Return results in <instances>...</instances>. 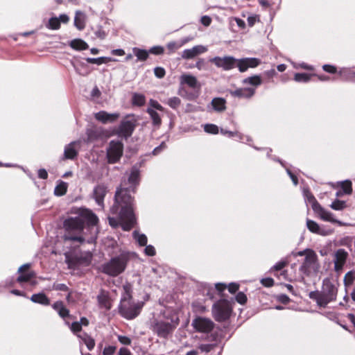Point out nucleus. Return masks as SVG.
Returning a JSON list of instances; mask_svg holds the SVG:
<instances>
[{"mask_svg": "<svg viewBox=\"0 0 355 355\" xmlns=\"http://www.w3.org/2000/svg\"><path fill=\"white\" fill-rule=\"evenodd\" d=\"M211 104L213 110L216 112H221L226 110V101L223 98H214Z\"/></svg>", "mask_w": 355, "mask_h": 355, "instance_id": "obj_26", "label": "nucleus"}, {"mask_svg": "<svg viewBox=\"0 0 355 355\" xmlns=\"http://www.w3.org/2000/svg\"><path fill=\"white\" fill-rule=\"evenodd\" d=\"M149 52L152 54L160 55L164 53V48L160 46H153L149 50Z\"/></svg>", "mask_w": 355, "mask_h": 355, "instance_id": "obj_55", "label": "nucleus"}, {"mask_svg": "<svg viewBox=\"0 0 355 355\" xmlns=\"http://www.w3.org/2000/svg\"><path fill=\"white\" fill-rule=\"evenodd\" d=\"M220 133L223 135H226L228 137H238L240 140L243 139V136L237 131L232 132L225 129H220Z\"/></svg>", "mask_w": 355, "mask_h": 355, "instance_id": "obj_46", "label": "nucleus"}, {"mask_svg": "<svg viewBox=\"0 0 355 355\" xmlns=\"http://www.w3.org/2000/svg\"><path fill=\"white\" fill-rule=\"evenodd\" d=\"M52 307L54 310H55L58 312V313L62 318H65L66 317L69 315V310L64 306L63 302L61 301L55 302L52 305Z\"/></svg>", "mask_w": 355, "mask_h": 355, "instance_id": "obj_28", "label": "nucleus"}, {"mask_svg": "<svg viewBox=\"0 0 355 355\" xmlns=\"http://www.w3.org/2000/svg\"><path fill=\"white\" fill-rule=\"evenodd\" d=\"M288 264V261L285 260H282L279 262H277L275 265L273 266L270 268V271L272 272L274 270L279 271L283 269L286 265Z\"/></svg>", "mask_w": 355, "mask_h": 355, "instance_id": "obj_48", "label": "nucleus"}, {"mask_svg": "<svg viewBox=\"0 0 355 355\" xmlns=\"http://www.w3.org/2000/svg\"><path fill=\"white\" fill-rule=\"evenodd\" d=\"M86 61L90 64H96L97 65H101L104 63H107V62H116V59L110 58V57H99V58H87Z\"/></svg>", "mask_w": 355, "mask_h": 355, "instance_id": "obj_31", "label": "nucleus"}, {"mask_svg": "<svg viewBox=\"0 0 355 355\" xmlns=\"http://www.w3.org/2000/svg\"><path fill=\"white\" fill-rule=\"evenodd\" d=\"M60 27V20L58 17H51L49 19L46 28L51 30H58Z\"/></svg>", "mask_w": 355, "mask_h": 355, "instance_id": "obj_42", "label": "nucleus"}, {"mask_svg": "<svg viewBox=\"0 0 355 355\" xmlns=\"http://www.w3.org/2000/svg\"><path fill=\"white\" fill-rule=\"evenodd\" d=\"M179 324L178 318H153L150 320V329L161 338H167L173 334Z\"/></svg>", "mask_w": 355, "mask_h": 355, "instance_id": "obj_4", "label": "nucleus"}, {"mask_svg": "<svg viewBox=\"0 0 355 355\" xmlns=\"http://www.w3.org/2000/svg\"><path fill=\"white\" fill-rule=\"evenodd\" d=\"M209 62L213 63L218 68H221L224 71H230L236 67V59L230 55L223 57L215 56L209 59Z\"/></svg>", "mask_w": 355, "mask_h": 355, "instance_id": "obj_11", "label": "nucleus"}, {"mask_svg": "<svg viewBox=\"0 0 355 355\" xmlns=\"http://www.w3.org/2000/svg\"><path fill=\"white\" fill-rule=\"evenodd\" d=\"M149 107L148 108H152L153 110H159V111H161V112H163L164 111V107L156 101L155 100H150L149 101Z\"/></svg>", "mask_w": 355, "mask_h": 355, "instance_id": "obj_49", "label": "nucleus"}, {"mask_svg": "<svg viewBox=\"0 0 355 355\" xmlns=\"http://www.w3.org/2000/svg\"><path fill=\"white\" fill-rule=\"evenodd\" d=\"M303 194L305 200L311 204L313 210L314 211L315 209H316V208L318 207V206L320 205V204L318 202V201L316 200L313 195L311 193V191L307 189H304L303 190Z\"/></svg>", "mask_w": 355, "mask_h": 355, "instance_id": "obj_30", "label": "nucleus"}, {"mask_svg": "<svg viewBox=\"0 0 355 355\" xmlns=\"http://www.w3.org/2000/svg\"><path fill=\"white\" fill-rule=\"evenodd\" d=\"M142 306V303L133 302L130 293L125 290L121 300L119 312L123 318L132 320L139 314Z\"/></svg>", "mask_w": 355, "mask_h": 355, "instance_id": "obj_6", "label": "nucleus"}, {"mask_svg": "<svg viewBox=\"0 0 355 355\" xmlns=\"http://www.w3.org/2000/svg\"><path fill=\"white\" fill-rule=\"evenodd\" d=\"M123 153V144L119 141L112 140L107 148V159L110 164L118 162Z\"/></svg>", "mask_w": 355, "mask_h": 355, "instance_id": "obj_10", "label": "nucleus"}, {"mask_svg": "<svg viewBox=\"0 0 355 355\" xmlns=\"http://www.w3.org/2000/svg\"><path fill=\"white\" fill-rule=\"evenodd\" d=\"M346 207V202L340 200H336L330 205V207L336 211L343 210Z\"/></svg>", "mask_w": 355, "mask_h": 355, "instance_id": "obj_40", "label": "nucleus"}, {"mask_svg": "<svg viewBox=\"0 0 355 355\" xmlns=\"http://www.w3.org/2000/svg\"><path fill=\"white\" fill-rule=\"evenodd\" d=\"M70 329L74 334L79 333L82 329L81 324L79 322H73L70 324Z\"/></svg>", "mask_w": 355, "mask_h": 355, "instance_id": "obj_50", "label": "nucleus"}, {"mask_svg": "<svg viewBox=\"0 0 355 355\" xmlns=\"http://www.w3.org/2000/svg\"><path fill=\"white\" fill-rule=\"evenodd\" d=\"M306 227L308 230L312 233L322 236L329 234L328 232L322 230L315 221L311 219H306Z\"/></svg>", "mask_w": 355, "mask_h": 355, "instance_id": "obj_25", "label": "nucleus"}, {"mask_svg": "<svg viewBox=\"0 0 355 355\" xmlns=\"http://www.w3.org/2000/svg\"><path fill=\"white\" fill-rule=\"evenodd\" d=\"M341 187L343 192L346 194H351L352 192V182L349 180H345L341 182Z\"/></svg>", "mask_w": 355, "mask_h": 355, "instance_id": "obj_45", "label": "nucleus"}, {"mask_svg": "<svg viewBox=\"0 0 355 355\" xmlns=\"http://www.w3.org/2000/svg\"><path fill=\"white\" fill-rule=\"evenodd\" d=\"M130 260V254L122 252L118 256L112 258L108 262L102 266V272L112 277H116L122 273L126 268Z\"/></svg>", "mask_w": 355, "mask_h": 355, "instance_id": "obj_5", "label": "nucleus"}, {"mask_svg": "<svg viewBox=\"0 0 355 355\" xmlns=\"http://www.w3.org/2000/svg\"><path fill=\"white\" fill-rule=\"evenodd\" d=\"M243 84H249L254 87H257L262 83V80L260 76L255 75L251 77L245 78L243 80Z\"/></svg>", "mask_w": 355, "mask_h": 355, "instance_id": "obj_35", "label": "nucleus"}, {"mask_svg": "<svg viewBox=\"0 0 355 355\" xmlns=\"http://www.w3.org/2000/svg\"><path fill=\"white\" fill-rule=\"evenodd\" d=\"M97 300L101 309H104L105 310H110L111 309V300L106 292L103 291H101L97 296Z\"/></svg>", "mask_w": 355, "mask_h": 355, "instance_id": "obj_23", "label": "nucleus"}, {"mask_svg": "<svg viewBox=\"0 0 355 355\" xmlns=\"http://www.w3.org/2000/svg\"><path fill=\"white\" fill-rule=\"evenodd\" d=\"M95 119L103 123H107L108 122H114L119 117V113L110 114L105 111H100L94 114Z\"/></svg>", "mask_w": 355, "mask_h": 355, "instance_id": "obj_22", "label": "nucleus"}, {"mask_svg": "<svg viewBox=\"0 0 355 355\" xmlns=\"http://www.w3.org/2000/svg\"><path fill=\"white\" fill-rule=\"evenodd\" d=\"M53 288L56 291H68V287L64 284H54L53 286Z\"/></svg>", "mask_w": 355, "mask_h": 355, "instance_id": "obj_62", "label": "nucleus"}, {"mask_svg": "<svg viewBox=\"0 0 355 355\" xmlns=\"http://www.w3.org/2000/svg\"><path fill=\"white\" fill-rule=\"evenodd\" d=\"M231 311L232 309L230 302L226 300H219L212 306L213 317L218 322L227 320Z\"/></svg>", "mask_w": 355, "mask_h": 355, "instance_id": "obj_9", "label": "nucleus"}, {"mask_svg": "<svg viewBox=\"0 0 355 355\" xmlns=\"http://www.w3.org/2000/svg\"><path fill=\"white\" fill-rule=\"evenodd\" d=\"M81 141H72L64 147V159H73L78 155V149L80 147Z\"/></svg>", "mask_w": 355, "mask_h": 355, "instance_id": "obj_16", "label": "nucleus"}, {"mask_svg": "<svg viewBox=\"0 0 355 355\" xmlns=\"http://www.w3.org/2000/svg\"><path fill=\"white\" fill-rule=\"evenodd\" d=\"M320 263L315 252L304 259L299 270L304 276L312 277L318 275L320 270Z\"/></svg>", "mask_w": 355, "mask_h": 355, "instance_id": "obj_7", "label": "nucleus"}, {"mask_svg": "<svg viewBox=\"0 0 355 355\" xmlns=\"http://www.w3.org/2000/svg\"><path fill=\"white\" fill-rule=\"evenodd\" d=\"M214 345L210 344H202L199 346V349L202 352H209L213 349Z\"/></svg>", "mask_w": 355, "mask_h": 355, "instance_id": "obj_61", "label": "nucleus"}, {"mask_svg": "<svg viewBox=\"0 0 355 355\" xmlns=\"http://www.w3.org/2000/svg\"><path fill=\"white\" fill-rule=\"evenodd\" d=\"M154 73L157 78H162L165 76V70L162 67H157L154 69Z\"/></svg>", "mask_w": 355, "mask_h": 355, "instance_id": "obj_54", "label": "nucleus"}, {"mask_svg": "<svg viewBox=\"0 0 355 355\" xmlns=\"http://www.w3.org/2000/svg\"><path fill=\"white\" fill-rule=\"evenodd\" d=\"M144 253L147 256L153 257V256L155 255L156 251H155V248L153 245H146V248L144 249Z\"/></svg>", "mask_w": 355, "mask_h": 355, "instance_id": "obj_52", "label": "nucleus"}, {"mask_svg": "<svg viewBox=\"0 0 355 355\" xmlns=\"http://www.w3.org/2000/svg\"><path fill=\"white\" fill-rule=\"evenodd\" d=\"M137 122V119L134 114L127 115L116 130V135L125 139L130 137L136 127Z\"/></svg>", "mask_w": 355, "mask_h": 355, "instance_id": "obj_8", "label": "nucleus"}, {"mask_svg": "<svg viewBox=\"0 0 355 355\" xmlns=\"http://www.w3.org/2000/svg\"><path fill=\"white\" fill-rule=\"evenodd\" d=\"M31 300L34 303L40 304L42 305L47 306L50 304V300L43 293L33 294L31 297Z\"/></svg>", "mask_w": 355, "mask_h": 355, "instance_id": "obj_29", "label": "nucleus"}, {"mask_svg": "<svg viewBox=\"0 0 355 355\" xmlns=\"http://www.w3.org/2000/svg\"><path fill=\"white\" fill-rule=\"evenodd\" d=\"M147 112L150 116V119L153 121V124L155 126L159 127L162 123V119L158 114V112L156 110H153L152 108H148Z\"/></svg>", "mask_w": 355, "mask_h": 355, "instance_id": "obj_34", "label": "nucleus"}, {"mask_svg": "<svg viewBox=\"0 0 355 355\" xmlns=\"http://www.w3.org/2000/svg\"><path fill=\"white\" fill-rule=\"evenodd\" d=\"M132 51L139 60L144 61L148 58V52L145 50L134 48Z\"/></svg>", "mask_w": 355, "mask_h": 355, "instance_id": "obj_39", "label": "nucleus"}, {"mask_svg": "<svg viewBox=\"0 0 355 355\" xmlns=\"http://www.w3.org/2000/svg\"><path fill=\"white\" fill-rule=\"evenodd\" d=\"M67 190V185L65 182H61L55 187L54 193L55 196H62L64 195Z\"/></svg>", "mask_w": 355, "mask_h": 355, "instance_id": "obj_41", "label": "nucleus"}, {"mask_svg": "<svg viewBox=\"0 0 355 355\" xmlns=\"http://www.w3.org/2000/svg\"><path fill=\"white\" fill-rule=\"evenodd\" d=\"M322 69L326 72H328V73H335L336 72V68L334 66H333V65L324 64L322 66Z\"/></svg>", "mask_w": 355, "mask_h": 355, "instance_id": "obj_59", "label": "nucleus"}, {"mask_svg": "<svg viewBox=\"0 0 355 355\" xmlns=\"http://www.w3.org/2000/svg\"><path fill=\"white\" fill-rule=\"evenodd\" d=\"M139 175H140V171H139V168L136 166H133L131 169L130 174L128 178V182L131 185L130 187V189L131 187H132V191H134L135 187L139 184Z\"/></svg>", "mask_w": 355, "mask_h": 355, "instance_id": "obj_24", "label": "nucleus"}, {"mask_svg": "<svg viewBox=\"0 0 355 355\" xmlns=\"http://www.w3.org/2000/svg\"><path fill=\"white\" fill-rule=\"evenodd\" d=\"M206 62L204 59L202 58H200L199 59L196 63V67L198 69V70H202V69H206L207 67H206Z\"/></svg>", "mask_w": 355, "mask_h": 355, "instance_id": "obj_57", "label": "nucleus"}, {"mask_svg": "<svg viewBox=\"0 0 355 355\" xmlns=\"http://www.w3.org/2000/svg\"><path fill=\"white\" fill-rule=\"evenodd\" d=\"M255 89L252 87L239 88L234 91H230V94L234 97L240 98H250L254 96Z\"/></svg>", "mask_w": 355, "mask_h": 355, "instance_id": "obj_21", "label": "nucleus"}, {"mask_svg": "<svg viewBox=\"0 0 355 355\" xmlns=\"http://www.w3.org/2000/svg\"><path fill=\"white\" fill-rule=\"evenodd\" d=\"M86 16L81 11H76L74 17V25L80 31L83 30L85 26Z\"/></svg>", "mask_w": 355, "mask_h": 355, "instance_id": "obj_27", "label": "nucleus"}, {"mask_svg": "<svg viewBox=\"0 0 355 355\" xmlns=\"http://www.w3.org/2000/svg\"><path fill=\"white\" fill-rule=\"evenodd\" d=\"M207 51V48L203 45H196L191 49H185L182 52V58L185 60L193 59L198 55Z\"/></svg>", "mask_w": 355, "mask_h": 355, "instance_id": "obj_18", "label": "nucleus"}, {"mask_svg": "<svg viewBox=\"0 0 355 355\" xmlns=\"http://www.w3.org/2000/svg\"><path fill=\"white\" fill-rule=\"evenodd\" d=\"M98 219L90 210H83L81 214L76 217L67 218L63 223L64 241L88 243L95 241L98 228L96 227Z\"/></svg>", "mask_w": 355, "mask_h": 355, "instance_id": "obj_1", "label": "nucleus"}, {"mask_svg": "<svg viewBox=\"0 0 355 355\" xmlns=\"http://www.w3.org/2000/svg\"><path fill=\"white\" fill-rule=\"evenodd\" d=\"M133 238L141 246H145L147 244L148 239L144 234H141L135 230L132 233Z\"/></svg>", "mask_w": 355, "mask_h": 355, "instance_id": "obj_37", "label": "nucleus"}, {"mask_svg": "<svg viewBox=\"0 0 355 355\" xmlns=\"http://www.w3.org/2000/svg\"><path fill=\"white\" fill-rule=\"evenodd\" d=\"M200 22L205 26H209L211 23V18L207 15L202 16Z\"/></svg>", "mask_w": 355, "mask_h": 355, "instance_id": "obj_60", "label": "nucleus"}, {"mask_svg": "<svg viewBox=\"0 0 355 355\" xmlns=\"http://www.w3.org/2000/svg\"><path fill=\"white\" fill-rule=\"evenodd\" d=\"M115 352V347L112 346H108L104 348L103 354V355H112Z\"/></svg>", "mask_w": 355, "mask_h": 355, "instance_id": "obj_63", "label": "nucleus"}, {"mask_svg": "<svg viewBox=\"0 0 355 355\" xmlns=\"http://www.w3.org/2000/svg\"><path fill=\"white\" fill-rule=\"evenodd\" d=\"M132 102L134 105L142 106L146 103V97L142 94L134 93L132 94Z\"/></svg>", "mask_w": 355, "mask_h": 355, "instance_id": "obj_36", "label": "nucleus"}, {"mask_svg": "<svg viewBox=\"0 0 355 355\" xmlns=\"http://www.w3.org/2000/svg\"><path fill=\"white\" fill-rule=\"evenodd\" d=\"M314 212H315L322 220L336 223L340 226L343 225L341 221L334 218V214L331 211L325 209L320 205L314 210Z\"/></svg>", "mask_w": 355, "mask_h": 355, "instance_id": "obj_17", "label": "nucleus"}, {"mask_svg": "<svg viewBox=\"0 0 355 355\" xmlns=\"http://www.w3.org/2000/svg\"><path fill=\"white\" fill-rule=\"evenodd\" d=\"M107 192V189L104 184H98L94 188L93 197L96 202L103 208L104 207V198Z\"/></svg>", "mask_w": 355, "mask_h": 355, "instance_id": "obj_19", "label": "nucleus"}, {"mask_svg": "<svg viewBox=\"0 0 355 355\" xmlns=\"http://www.w3.org/2000/svg\"><path fill=\"white\" fill-rule=\"evenodd\" d=\"M315 251L312 249L306 248L303 250H300V251L297 252L296 255L299 256V257L304 256V258H306L308 256L311 255Z\"/></svg>", "mask_w": 355, "mask_h": 355, "instance_id": "obj_51", "label": "nucleus"}, {"mask_svg": "<svg viewBox=\"0 0 355 355\" xmlns=\"http://www.w3.org/2000/svg\"><path fill=\"white\" fill-rule=\"evenodd\" d=\"M118 339L121 343L125 345H128L131 343V340L127 336H119L118 337Z\"/></svg>", "mask_w": 355, "mask_h": 355, "instance_id": "obj_64", "label": "nucleus"}, {"mask_svg": "<svg viewBox=\"0 0 355 355\" xmlns=\"http://www.w3.org/2000/svg\"><path fill=\"white\" fill-rule=\"evenodd\" d=\"M196 331L201 333H209L214 327V323L209 318L197 317L191 323Z\"/></svg>", "mask_w": 355, "mask_h": 355, "instance_id": "obj_12", "label": "nucleus"}, {"mask_svg": "<svg viewBox=\"0 0 355 355\" xmlns=\"http://www.w3.org/2000/svg\"><path fill=\"white\" fill-rule=\"evenodd\" d=\"M30 267L29 263H26L20 266L18 269V272L20 275L18 276L17 280L18 282H29L31 285L34 286L37 284V282L33 279L35 277V272L34 271L25 270L28 269Z\"/></svg>", "mask_w": 355, "mask_h": 355, "instance_id": "obj_13", "label": "nucleus"}, {"mask_svg": "<svg viewBox=\"0 0 355 355\" xmlns=\"http://www.w3.org/2000/svg\"><path fill=\"white\" fill-rule=\"evenodd\" d=\"M182 46V43L176 42H168L166 45V47L170 53L174 52L175 50L180 49Z\"/></svg>", "mask_w": 355, "mask_h": 355, "instance_id": "obj_47", "label": "nucleus"}, {"mask_svg": "<svg viewBox=\"0 0 355 355\" xmlns=\"http://www.w3.org/2000/svg\"><path fill=\"white\" fill-rule=\"evenodd\" d=\"M204 130L209 134L216 135L218 133V127L214 124H206L204 126Z\"/></svg>", "mask_w": 355, "mask_h": 355, "instance_id": "obj_43", "label": "nucleus"}, {"mask_svg": "<svg viewBox=\"0 0 355 355\" xmlns=\"http://www.w3.org/2000/svg\"><path fill=\"white\" fill-rule=\"evenodd\" d=\"M133 198L129 194V189H118L115 194V202L111 208L112 214H116L121 208L119 219L109 217V223L112 227H116L120 224L125 231H128L135 224L136 218L134 214Z\"/></svg>", "mask_w": 355, "mask_h": 355, "instance_id": "obj_2", "label": "nucleus"}, {"mask_svg": "<svg viewBox=\"0 0 355 355\" xmlns=\"http://www.w3.org/2000/svg\"><path fill=\"white\" fill-rule=\"evenodd\" d=\"M77 336L84 342L89 350L94 349L95 346V341L94 339H93L90 336L86 333H83L80 334H77Z\"/></svg>", "mask_w": 355, "mask_h": 355, "instance_id": "obj_33", "label": "nucleus"}, {"mask_svg": "<svg viewBox=\"0 0 355 355\" xmlns=\"http://www.w3.org/2000/svg\"><path fill=\"white\" fill-rule=\"evenodd\" d=\"M87 141H92L96 139L97 135L94 130L92 129H88L87 130Z\"/></svg>", "mask_w": 355, "mask_h": 355, "instance_id": "obj_56", "label": "nucleus"}, {"mask_svg": "<svg viewBox=\"0 0 355 355\" xmlns=\"http://www.w3.org/2000/svg\"><path fill=\"white\" fill-rule=\"evenodd\" d=\"M277 300L283 304H287L290 301V298L285 294H281L277 296Z\"/></svg>", "mask_w": 355, "mask_h": 355, "instance_id": "obj_58", "label": "nucleus"}, {"mask_svg": "<svg viewBox=\"0 0 355 355\" xmlns=\"http://www.w3.org/2000/svg\"><path fill=\"white\" fill-rule=\"evenodd\" d=\"M180 82L182 85H187L191 89H200V84L196 77L191 74L184 73L180 77Z\"/></svg>", "mask_w": 355, "mask_h": 355, "instance_id": "obj_20", "label": "nucleus"}, {"mask_svg": "<svg viewBox=\"0 0 355 355\" xmlns=\"http://www.w3.org/2000/svg\"><path fill=\"white\" fill-rule=\"evenodd\" d=\"M348 257V252L343 248L337 250L334 254V270L336 272L342 271Z\"/></svg>", "mask_w": 355, "mask_h": 355, "instance_id": "obj_14", "label": "nucleus"}, {"mask_svg": "<svg viewBox=\"0 0 355 355\" xmlns=\"http://www.w3.org/2000/svg\"><path fill=\"white\" fill-rule=\"evenodd\" d=\"M338 293L336 284L330 279L323 280L322 291L320 292H311L310 297L316 301L317 304L320 307H326L331 302L335 301Z\"/></svg>", "mask_w": 355, "mask_h": 355, "instance_id": "obj_3", "label": "nucleus"}, {"mask_svg": "<svg viewBox=\"0 0 355 355\" xmlns=\"http://www.w3.org/2000/svg\"><path fill=\"white\" fill-rule=\"evenodd\" d=\"M312 76L315 74H308L306 73H297L294 76V80L298 83H308Z\"/></svg>", "mask_w": 355, "mask_h": 355, "instance_id": "obj_38", "label": "nucleus"}, {"mask_svg": "<svg viewBox=\"0 0 355 355\" xmlns=\"http://www.w3.org/2000/svg\"><path fill=\"white\" fill-rule=\"evenodd\" d=\"M236 300L241 304H244L247 301L246 295L242 293L239 292L236 295Z\"/></svg>", "mask_w": 355, "mask_h": 355, "instance_id": "obj_53", "label": "nucleus"}, {"mask_svg": "<svg viewBox=\"0 0 355 355\" xmlns=\"http://www.w3.org/2000/svg\"><path fill=\"white\" fill-rule=\"evenodd\" d=\"M181 103V101L178 97L174 96L168 98L167 104L173 109L178 108Z\"/></svg>", "mask_w": 355, "mask_h": 355, "instance_id": "obj_44", "label": "nucleus"}, {"mask_svg": "<svg viewBox=\"0 0 355 355\" xmlns=\"http://www.w3.org/2000/svg\"><path fill=\"white\" fill-rule=\"evenodd\" d=\"M261 60L256 58H245L242 59H236V67L239 68L240 72L243 73L248 70V68H254L259 65Z\"/></svg>", "mask_w": 355, "mask_h": 355, "instance_id": "obj_15", "label": "nucleus"}, {"mask_svg": "<svg viewBox=\"0 0 355 355\" xmlns=\"http://www.w3.org/2000/svg\"><path fill=\"white\" fill-rule=\"evenodd\" d=\"M69 45L73 49L77 51L85 50L89 47L88 44L81 39H74L71 40Z\"/></svg>", "mask_w": 355, "mask_h": 355, "instance_id": "obj_32", "label": "nucleus"}]
</instances>
